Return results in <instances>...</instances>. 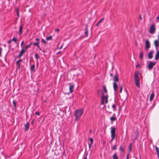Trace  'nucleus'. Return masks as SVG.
<instances>
[{"label":"nucleus","mask_w":159,"mask_h":159,"mask_svg":"<svg viewBox=\"0 0 159 159\" xmlns=\"http://www.w3.org/2000/svg\"><path fill=\"white\" fill-rule=\"evenodd\" d=\"M84 34L86 37H87L88 36V30L87 26H86L84 29Z\"/></svg>","instance_id":"obj_17"},{"label":"nucleus","mask_w":159,"mask_h":159,"mask_svg":"<svg viewBox=\"0 0 159 159\" xmlns=\"http://www.w3.org/2000/svg\"><path fill=\"white\" fill-rule=\"evenodd\" d=\"M16 65L19 68H20V64H19V65Z\"/></svg>","instance_id":"obj_53"},{"label":"nucleus","mask_w":159,"mask_h":159,"mask_svg":"<svg viewBox=\"0 0 159 159\" xmlns=\"http://www.w3.org/2000/svg\"><path fill=\"white\" fill-rule=\"evenodd\" d=\"M29 123L27 122L26 124L25 125V129H28L29 128Z\"/></svg>","instance_id":"obj_22"},{"label":"nucleus","mask_w":159,"mask_h":159,"mask_svg":"<svg viewBox=\"0 0 159 159\" xmlns=\"http://www.w3.org/2000/svg\"><path fill=\"white\" fill-rule=\"evenodd\" d=\"M83 112V110L82 109H79L76 111L75 113V120H77L80 117Z\"/></svg>","instance_id":"obj_4"},{"label":"nucleus","mask_w":159,"mask_h":159,"mask_svg":"<svg viewBox=\"0 0 159 159\" xmlns=\"http://www.w3.org/2000/svg\"><path fill=\"white\" fill-rule=\"evenodd\" d=\"M128 149L129 152H130L131 151L132 149V146L131 145H129L128 147Z\"/></svg>","instance_id":"obj_38"},{"label":"nucleus","mask_w":159,"mask_h":159,"mask_svg":"<svg viewBox=\"0 0 159 159\" xmlns=\"http://www.w3.org/2000/svg\"><path fill=\"white\" fill-rule=\"evenodd\" d=\"M111 142L115 138L116 136V130H111Z\"/></svg>","instance_id":"obj_8"},{"label":"nucleus","mask_w":159,"mask_h":159,"mask_svg":"<svg viewBox=\"0 0 159 159\" xmlns=\"http://www.w3.org/2000/svg\"><path fill=\"white\" fill-rule=\"evenodd\" d=\"M33 44V42H30V44H29V45H27L25 48V49L26 51L27 49L30 47L31 46V45H32Z\"/></svg>","instance_id":"obj_24"},{"label":"nucleus","mask_w":159,"mask_h":159,"mask_svg":"<svg viewBox=\"0 0 159 159\" xmlns=\"http://www.w3.org/2000/svg\"><path fill=\"white\" fill-rule=\"evenodd\" d=\"M59 31V30L58 29H56L55 30V32H58Z\"/></svg>","instance_id":"obj_49"},{"label":"nucleus","mask_w":159,"mask_h":159,"mask_svg":"<svg viewBox=\"0 0 159 159\" xmlns=\"http://www.w3.org/2000/svg\"><path fill=\"white\" fill-rule=\"evenodd\" d=\"M155 149L156 152L157 154H159V148L157 147H155Z\"/></svg>","instance_id":"obj_34"},{"label":"nucleus","mask_w":159,"mask_h":159,"mask_svg":"<svg viewBox=\"0 0 159 159\" xmlns=\"http://www.w3.org/2000/svg\"><path fill=\"white\" fill-rule=\"evenodd\" d=\"M22 61V60L21 59H20L18 60L16 62V65H19L20 64V62Z\"/></svg>","instance_id":"obj_33"},{"label":"nucleus","mask_w":159,"mask_h":159,"mask_svg":"<svg viewBox=\"0 0 159 159\" xmlns=\"http://www.w3.org/2000/svg\"><path fill=\"white\" fill-rule=\"evenodd\" d=\"M157 19L158 20V22H159V15L157 17Z\"/></svg>","instance_id":"obj_50"},{"label":"nucleus","mask_w":159,"mask_h":159,"mask_svg":"<svg viewBox=\"0 0 159 159\" xmlns=\"http://www.w3.org/2000/svg\"><path fill=\"white\" fill-rule=\"evenodd\" d=\"M93 145L92 144H91L90 143H89V149H90V148H91V146Z\"/></svg>","instance_id":"obj_43"},{"label":"nucleus","mask_w":159,"mask_h":159,"mask_svg":"<svg viewBox=\"0 0 159 159\" xmlns=\"http://www.w3.org/2000/svg\"><path fill=\"white\" fill-rule=\"evenodd\" d=\"M92 132V130H90V131H89V133H91Z\"/></svg>","instance_id":"obj_57"},{"label":"nucleus","mask_w":159,"mask_h":159,"mask_svg":"<svg viewBox=\"0 0 159 159\" xmlns=\"http://www.w3.org/2000/svg\"><path fill=\"white\" fill-rule=\"evenodd\" d=\"M150 47V45L149 41L148 40L145 41V49H148Z\"/></svg>","instance_id":"obj_9"},{"label":"nucleus","mask_w":159,"mask_h":159,"mask_svg":"<svg viewBox=\"0 0 159 159\" xmlns=\"http://www.w3.org/2000/svg\"><path fill=\"white\" fill-rule=\"evenodd\" d=\"M2 49L1 47H0V57L1 56V53L2 52Z\"/></svg>","instance_id":"obj_41"},{"label":"nucleus","mask_w":159,"mask_h":159,"mask_svg":"<svg viewBox=\"0 0 159 159\" xmlns=\"http://www.w3.org/2000/svg\"><path fill=\"white\" fill-rule=\"evenodd\" d=\"M12 41L11 40V39L8 42V44H10Z\"/></svg>","instance_id":"obj_48"},{"label":"nucleus","mask_w":159,"mask_h":159,"mask_svg":"<svg viewBox=\"0 0 159 159\" xmlns=\"http://www.w3.org/2000/svg\"><path fill=\"white\" fill-rule=\"evenodd\" d=\"M52 35L50 36L49 37H46V40H52Z\"/></svg>","instance_id":"obj_30"},{"label":"nucleus","mask_w":159,"mask_h":159,"mask_svg":"<svg viewBox=\"0 0 159 159\" xmlns=\"http://www.w3.org/2000/svg\"><path fill=\"white\" fill-rule=\"evenodd\" d=\"M113 88L114 91H116L117 90V89L118 88V86L116 82H114L113 85Z\"/></svg>","instance_id":"obj_15"},{"label":"nucleus","mask_w":159,"mask_h":159,"mask_svg":"<svg viewBox=\"0 0 159 159\" xmlns=\"http://www.w3.org/2000/svg\"><path fill=\"white\" fill-rule=\"evenodd\" d=\"M35 58L38 61V59L39 58V56L37 53H35Z\"/></svg>","instance_id":"obj_31"},{"label":"nucleus","mask_w":159,"mask_h":159,"mask_svg":"<svg viewBox=\"0 0 159 159\" xmlns=\"http://www.w3.org/2000/svg\"><path fill=\"white\" fill-rule=\"evenodd\" d=\"M157 155H158V158H159V154H157Z\"/></svg>","instance_id":"obj_59"},{"label":"nucleus","mask_w":159,"mask_h":159,"mask_svg":"<svg viewBox=\"0 0 159 159\" xmlns=\"http://www.w3.org/2000/svg\"><path fill=\"white\" fill-rule=\"evenodd\" d=\"M155 64V62H153L151 61H150L149 62V63L148 65V67L149 69L151 70L152 69L153 67Z\"/></svg>","instance_id":"obj_7"},{"label":"nucleus","mask_w":159,"mask_h":159,"mask_svg":"<svg viewBox=\"0 0 159 159\" xmlns=\"http://www.w3.org/2000/svg\"><path fill=\"white\" fill-rule=\"evenodd\" d=\"M42 52H44V53H45V50L44 49H43V51H42Z\"/></svg>","instance_id":"obj_56"},{"label":"nucleus","mask_w":159,"mask_h":159,"mask_svg":"<svg viewBox=\"0 0 159 159\" xmlns=\"http://www.w3.org/2000/svg\"><path fill=\"white\" fill-rule=\"evenodd\" d=\"M139 134V132L137 130H133L131 132V140L133 142L137 138Z\"/></svg>","instance_id":"obj_3"},{"label":"nucleus","mask_w":159,"mask_h":159,"mask_svg":"<svg viewBox=\"0 0 159 159\" xmlns=\"http://www.w3.org/2000/svg\"><path fill=\"white\" fill-rule=\"evenodd\" d=\"M89 140L90 141V143L89 142L88 143H90L91 144H93V139L92 138H89Z\"/></svg>","instance_id":"obj_27"},{"label":"nucleus","mask_w":159,"mask_h":159,"mask_svg":"<svg viewBox=\"0 0 159 159\" xmlns=\"http://www.w3.org/2000/svg\"><path fill=\"white\" fill-rule=\"evenodd\" d=\"M4 47H6V45H4Z\"/></svg>","instance_id":"obj_62"},{"label":"nucleus","mask_w":159,"mask_h":159,"mask_svg":"<svg viewBox=\"0 0 159 159\" xmlns=\"http://www.w3.org/2000/svg\"><path fill=\"white\" fill-rule=\"evenodd\" d=\"M83 159H87V156L84 157Z\"/></svg>","instance_id":"obj_55"},{"label":"nucleus","mask_w":159,"mask_h":159,"mask_svg":"<svg viewBox=\"0 0 159 159\" xmlns=\"http://www.w3.org/2000/svg\"><path fill=\"white\" fill-rule=\"evenodd\" d=\"M103 89L104 91L102 92V97L101 99V105H104V101L105 100V102L107 103L108 102V96L107 95V91L106 88V85H103Z\"/></svg>","instance_id":"obj_1"},{"label":"nucleus","mask_w":159,"mask_h":159,"mask_svg":"<svg viewBox=\"0 0 159 159\" xmlns=\"http://www.w3.org/2000/svg\"><path fill=\"white\" fill-rule=\"evenodd\" d=\"M13 103L14 108H16V104H17V102H15V100H13Z\"/></svg>","instance_id":"obj_29"},{"label":"nucleus","mask_w":159,"mask_h":159,"mask_svg":"<svg viewBox=\"0 0 159 159\" xmlns=\"http://www.w3.org/2000/svg\"><path fill=\"white\" fill-rule=\"evenodd\" d=\"M23 30V27L21 25H20L19 29V34L20 35L21 33H22Z\"/></svg>","instance_id":"obj_20"},{"label":"nucleus","mask_w":159,"mask_h":159,"mask_svg":"<svg viewBox=\"0 0 159 159\" xmlns=\"http://www.w3.org/2000/svg\"><path fill=\"white\" fill-rule=\"evenodd\" d=\"M12 41H14L15 43H16L17 42V39L16 38L14 37L12 39H11Z\"/></svg>","instance_id":"obj_32"},{"label":"nucleus","mask_w":159,"mask_h":159,"mask_svg":"<svg viewBox=\"0 0 159 159\" xmlns=\"http://www.w3.org/2000/svg\"><path fill=\"white\" fill-rule=\"evenodd\" d=\"M104 18H102L99 21V22L96 24V26H98L99 24L100 23L102 22V21H103L104 20Z\"/></svg>","instance_id":"obj_25"},{"label":"nucleus","mask_w":159,"mask_h":159,"mask_svg":"<svg viewBox=\"0 0 159 159\" xmlns=\"http://www.w3.org/2000/svg\"><path fill=\"white\" fill-rule=\"evenodd\" d=\"M26 51L25 49H21L19 55L17 56V58H19Z\"/></svg>","instance_id":"obj_10"},{"label":"nucleus","mask_w":159,"mask_h":159,"mask_svg":"<svg viewBox=\"0 0 159 159\" xmlns=\"http://www.w3.org/2000/svg\"><path fill=\"white\" fill-rule=\"evenodd\" d=\"M16 13H17V14L18 16V17H19L20 16V15L19 14V10L18 8H16Z\"/></svg>","instance_id":"obj_36"},{"label":"nucleus","mask_w":159,"mask_h":159,"mask_svg":"<svg viewBox=\"0 0 159 159\" xmlns=\"http://www.w3.org/2000/svg\"><path fill=\"white\" fill-rule=\"evenodd\" d=\"M139 71H136L134 75V80L136 86L139 88L140 87L139 78Z\"/></svg>","instance_id":"obj_2"},{"label":"nucleus","mask_w":159,"mask_h":159,"mask_svg":"<svg viewBox=\"0 0 159 159\" xmlns=\"http://www.w3.org/2000/svg\"><path fill=\"white\" fill-rule=\"evenodd\" d=\"M119 149H120V153H122L123 152V151H124V148H122V146L121 145L120 146V147Z\"/></svg>","instance_id":"obj_28"},{"label":"nucleus","mask_w":159,"mask_h":159,"mask_svg":"<svg viewBox=\"0 0 159 159\" xmlns=\"http://www.w3.org/2000/svg\"><path fill=\"white\" fill-rule=\"evenodd\" d=\"M159 43V39L157 40H155L154 42V44L157 50V48L158 47Z\"/></svg>","instance_id":"obj_11"},{"label":"nucleus","mask_w":159,"mask_h":159,"mask_svg":"<svg viewBox=\"0 0 159 159\" xmlns=\"http://www.w3.org/2000/svg\"><path fill=\"white\" fill-rule=\"evenodd\" d=\"M154 96H155V95H154V92H153V91H152V93H151V94L149 100L150 101H151L153 99V98L154 97Z\"/></svg>","instance_id":"obj_16"},{"label":"nucleus","mask_w":159,"mask_h":159,"mask_svg":"<svg viewBox=\"0 0 159 159\" xmlns=\"http://www.w3.org/2000/svg\"><path fill=\"white\" fill-rule=\"evenodd\" d=\"M112 107L113 108V111H115V108H116V107L115 105L114 104H113L112 105Z\"/></svg>","instance_id":"obj_35"},{"label":"nucleus","mask_w":159,"mask_h":159,"mask_svg":"<svg viewBox=\"0 0 159 159\" xmlns=\"http://www.w3.org/2000/svg\"><path fill=\"white\" fill-rule=\"evenodd\" d=\"M153 53V51H151L149 52L148 54V57L149 59H151L153 57L152 54Z\"/></svg>","instance_id":"obj_13"},{"label":"nucleus","mask_w":159,"mask_h":159,"mask_svg":"<svg viewBox=\"0 0 159 159\" xmlns=\"http://www.w3.org/2000/svg\"><path fill=\"white\" fill-rule=\"evenodd\" d=\"M119 80L118 76L117 75H115L113 77V81L114 82H118Z\"/></svg>","instance_id":"obj_12"},{"label":"nucleus","mask_w":159,"mask_h":159,"mask_svg":"<svg viewBox=\"0 0 159 159\" xmlns=\"http://www.w3.org/2000/svg\"><path fill=\"white\" fill-rule=\"evenodd\" d=\"M35 115L38 116H39L40 115V113L38 111H36L35 113Z\"/></svg>","instance_id":"obj_40"},{"label":"nucleus","mask_w":159,"mask_h":159,"mask_svg":"<svg viewBox=\"0 0 159 159\" xmlns=\"http://www.w3.org/2000/svg\"><path fill=\"white\" fill-rule=\"evenodd\" d=\"M110 120H111V122L112 123L113 122L115 121H116V118H115L114 116L111 117L110 118ZM116 123H117V121H116Z\"/></svg>","instance_id":"obj_14"},{"label":"nucleus","mask_w":159,"mask_h":159,"mask_svg":"<svg viewBox=\"0 0 159 159\" xmlns=\"http://www.w3.org/2000/svg\"><path fill=\"white\" fill-rule=\"evenodd\" d=\"M62 46H61L60 48V49H61V48H62Z\"/></svg>","instance_id":"obj_58"},{"label":"nucleus","mask_w":159,"mask_h":159,"mask_svg":"<svg viewBox=\"0 0 159 159\" xmlns=\"http://www.w3.org/2000/svg\"><path fill=\"white\" fill-rule=\"evenodd\" d=\"M156 30L155 25L152 24L150 26L149 29V32L151 34H153Z\"/></svg>","instance_id":"obj_6"},{"label":"nucleus","mask_w":159,"mask_h":159,"mask_svg":"<svg viewBox=\"0 0 159 159\" xmlns=\"http://www.w3.org/2000/svg\"><path fill=\"white\" fill-rule=\"evenodd\" d=\"M159 58V51H157L155 56V59L157 60Z\"/></svg>","instance_id":"obj_18"},{"label":"nucleus","mask_w":159,"mask_h":159,"mask_svg":"<svg viewBox=\"0 0 159 159\" xmlns=\"http://www.w3.org/2000/svg\"><path fill=\"white\" fill-rule=\"evenodd\" d=\"M24 43V41H22L21 43V47H23V45Z\"/></svg>","instance_id":"obj_44"},{"label":"nucleus","mask_w":159,"mask_h":159,"mask_svg":"<svg viewBox=\"0 0 159 159\" xmlns=\"http://www.w3.org/2000/svg\"><path fill=\"white\" fill-rule=\"evenodd\" d=\"M110 76L111 77H113V74L112 73H111L110 74Z\"/></svg>","instance_id":"obj_51"},{"label":"nucleus","mask_w":159,"mask_h":159,"mask_svg":"<svg viewBox=\"0 0 159 159\" xmlns=\"http://www.w3.org/2000/svg\"><path fill=\"white\" fill-rule=\"evenodd\" d=\"M35 40L36 42L33 43L32 44L34 46H36L40 51H42V49L40 48L39 45L40 43V39L39 38H37L35 39Z\"/></svg>","instance_id":"obj_5"},{"label":"nucleus","mask_w":159,"mask_h":159,"mask_svg":"<svg viewBox=\"0 0 159 159\" xmlns=\"http://www.w3.org/2000/svg\"><path fill=\"white\" fill-rule=\"evenodd\" d=\"M139 19H140V20H142V18L141 17V15H139Z\"/></svg>","instance_id":"obj_54"},{"label":"nucleus","mask_w":159,"mask_h":159,"mask_svg":"<svg viewBox=\"0 0 159 159\" xmlns=\"http://www.w3.org/2000/svg\"><path fill=\"white\" fill-rule=\"evenodd\" d=\"M34 119L32 120V121H31V125H33L34 124Z\"/></svg>","instance_id":"obj_45"},{"label":"nucleus","mask_w":159,"mask_h":159,"mask_svg":"<svg viewBox=\"0 0 159 159\" xmlns=\"http://www.w3.org/2000/svg\"><path fill=\"white\" fill-rule=\"evenodd\" d=\"M35 65L34 64L33 65H31L30 67V69L31 70V71H35Z\"/></svg>","instance_id":"obj_23"},{"label":"nucleus","mask_w":159,"mask_h":159,"mask_svg":"<svg viewBox=\"0 0 159 159\" xmlns=\"http://www.w3.org/2000/svg\"><path fill=\"white\" fill-rule=\"evenodd\" d=\"M116 144H115L114 145V146H113V147H112L111 148V149L112 150H115V149H116Z\"/></svg>","instance_id":"obj_37"},{"label":"nucleus","mask_w":159,"mask_h":159,"mask_svg":"<svg viewBox=\"0 0 159 159\" xmlns=\"http://www.w3.org/2000/svg\"><path fill=\"white\" fill-rule=\"evenodd\" d=\"M74 88V86L73 85H70L69 88V89L70 90V92L71 93L73 92V89Z\"/></svg>","instance_id":"obj_26"},{"label":"nucleus","mask_w":159,"mask_h":159,"mask_svg":"<svg viewBox=\"0 0 159 159\" xmlns=\"http://www.w3.org/2000/svg\"><path fill=\"white\" fill-rule=\"evenodd\" d=\"M61 53V52H58V53Z\"/></svg>","instance_id":"obj_61"},{"label":"nucleus","mask_w":159,"mask_h":159,"mask_svg":"<svg viewBox=\"0 0 159 159\" xmlns=\"http://www.w3.org/2000/svg\"><path fill=\"white\" fill-rule=\"evenodd\" d=\"M41 42L43 43L44 44H46V43H47V42H46L45 40H44V39H42V40H41Z\"/></svg>","instance_id":"obj_39"},{"label":"nucleus","mask_w":159,"mask_h":159,"mask_svg":"<svg viewBox=\"0 0 159 159\" xmlns=\"http://www.w3.org/2000/svg\"><path fill=\"white\" fill-rule=\"evenodd\" d=\"M113 159H119L118 156L117 155V153H115L112 156Z\"/></svg>","instance_id":"obj_19"},{"label":"nucleus","mask_w":159,"mask_h":159,"mask_svg":"<svg viewBox=\"0 0 159 159\" xmlns=\"http://www.w3.org/2000/svg\"><path fill=\"white\" fill-rule=\"evenodd\" d=\"M113 115L115 116V114H113Z\"/></svg>","instance_id":"obj_63"},{"label":"nucleus","mask_w":159,"mask_h":159,"mask_svg":"<svg viewBox=\"0 0 159 159\" xmlns=\"http://www.w3.org/2000/svg\"><path fill=\"white\" fill-rule=\"evenodd\" d=\"M139 63H137V64L136 65V68L139 67Z\"/></svg>","instance_id":"obj_46"},{"label":"nucleus","mask_w":159,"mask_h":159,"mask_svg":"<svg viewBox=\"0 0 159 159\" xmlns=\"http://www.w3.org/2000/svg\"><path fill=\"white\" fill-rule=\"evenodd\" d=\"M115 128L114 127H113V126H112L111 128H110V129H115Z\"/></svg>","instance_id":"obj_47"},{"label":"nucleus","mask_w":159,"mask_h":159,"mask_svg":"<svg viewBox=\"0 0 159 159\" xmlns=\"http://www.w3.org/2000/svg\"><path fill=\"white\" fill-rule=\"evenodd\" d=\"M143 51H142L140 52V54H139V57L140 59H143Z\"/></svg>","instance_id":"obj_21"},{"label":"nucleus","mask_w":159,"mask_h":159,"mask_svg":"<svg viewBox=\"0 0 159 159\" xmlns=\"http://www.w3.org/2000/svg\"><path fill=\"white\" fill-rule=\"evenodd\" d=\"M108 112H109L110 113H112L110 111H108Z\"/></svg>","instance_id":"obj_60"},{"label":"nucleus","mask_w":159,"mask_h":159,"mask_svg":"<svg viewBox=\"0 0 159 159\" xmlns=\"http://www.w3.org/2000/svg\"><path fill=\"white\" fill-rule=\"evenodd\" d=\"M128 157H129V154H128L127 155L126 158V159H129Z\"/></svg>","instance_id":"obj_52"},{"label":"nucleus","mask_w":159,"mask_h":159,"mask_svg":"<svg viewBox=\"0 0 159 159\" xmlns=\"http://www.w3.org/2000/svg\"><path fill=\"white\" fill-rule=\"evenodd\" d=\"M122 86H121L120 88V93H121L122 91Z\"/></svg>","instance_id":"obj_42"}]
</instances>
